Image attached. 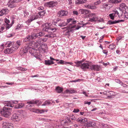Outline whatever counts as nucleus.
Segmentation results:
<instances>
[{
	"label": "nucleus",
	"mask_w": 128,
	"mask_h": 128,
	"mask_svg": "<svg viewBox=\"0 0 128 128\" xmlns=\"http://www.w3.org/2000/svg\"><path fill=\"white\" fill-rule=\"evenodd\" d=\"M101 2L100 0H98L94 3V6H97L101 3Z\"/></svg>",
	"instance_id": "44"
},
{
	"label": "nucleus",
	"mask_w": 128,
	"mask_h": 128,
	"mask_svg": "<svg viewBox=\"0 0 128 128\" xmlns=\"http://www.w3.org/2000/svg\"><path fill=\"white\" fill-rule=\"evenodd\" d=\"M70 118L72 119V120H75L76 119V118H75L74 116V115H72L71 117Z\"/></svg>",
	"instance_id": "61"
},
{
	"label": "nucleus",
	"mask_w": 128,
	"mask_h": 128,
	"mask_svg": "<svg viewBox=\"0 0 128 128\" xmlns=\"http://www.w3.org/2000/svg\"><path fill=\"white\" fill-rule=\"evenodd\" d=\"M27 103L28 104H36L38 105H39L42 103V102L40 100H32L31 101L27 102Z\"/></svg>",
	"instance_id": "12"
},
{
	"label": "nucleus",
	"mask_w": 128,
	"mask_h": 128,
	"mask_svg": "<svg viewBox=\"0 0 128 128\" xmlns=\"http://www.w3.org/2000/svg\"><path fill=\"white\" fill-rule=\"evenodd\" d=\"M45 64L46 65L50 66L51 64H54V62L51 60H45L44 61Z\"/></svg>",
	"instance_id": "26"
},
{
	"label": "nucleus",
	"mask_w": 128,
	"mask_h": 128,
	"mask_svg": "<svg viewBox=\"0 0 128 128\" xmlns=\"http://www.w3.org/2000/svg\"><path fill=\"white\" fill-rule=\"evenodd\" d=\"M38 10H44V8L42 6H40V7H38Z\"/></svg>",
	"instance_id": "54"
},
{
	"label": "nucleus",
	"mask_w": 128,
	"mask_h": 128,
	"mask_svg": "<svg viewBox=\"0 0 128 128\" xmlns=\"http://www.w3.org/2000/svg\"><path fill=\"white\" fill-rule=\"evenodd\" d=\"M116 47V46L114 44H111L108 47V48L111 49L112 50H113Z\"/></svg>",
	"instance_id": "45"
},
{
	"label": "nucleus",
	"mask_w": 128,
	"mask_h": 128,
	"mask_svg": "<svg viewBox=\"0 0 128 128\" xmlns=\"http://www.w3.org/2000/svg\"><path fill=\"white\" fill-rule=\"evenodd\" d=\"M120 84L123 87H127L128 86L126 84H124L123 83H121Z\"/></svg>",
	"instance_id": "63"
},
{
	"label": "nucleus",
	"mask_w": 128,
	"mask_h": 128,
	"mask_svg": "<svg viewBox=\"0 0 128 128\" xmlns=\"http://www.w3.org/2000/svg\"><path fill=\"white\" fill-rule=\"evenodd\" d=\"M122 0H109L108 2L112 4L118 3L120 2Z\"/></svg>",
	"instance_id": "31"
},
{
	"label": "nucleus",
	"mask_w": 128,
	"mask_h": 128,
	"mask_svg": "<svg viewBox=\"0 0 128 128\" xmlns=\"http://www.w3.org/2000/svg\"><path fill=\"white\" fill-rule=\"evenodd\" d=\"M12 24H13L14 22L17 20H18V18L15 16H13L12 17Z\"/></svg>",
	"instance_id": "39"
},
{
	"label": "nucleus",
	"mask_w": 128,
	"mask_h": 128,
	"mask_svg": "<svg viewBox=\"0 0 128 128\" xmlns=\"http://www.w3.org/2000/svg\"><path fill=\"white\" fill-rule=\"evenodd\" d=\"M115 81L116 82L120 84H121V83H122V82L120 80L118 79H116L115 80Z\"/></svg>",
	"instance_id": "57"
},
{
	"label": "nucleus",
	"mask_w": 128,
	"mask_h": 128,
	"mask_svg": "<svg viewBox=\"0 0 128 128\" xmlns=\"http://www.w3.org/2000/svg\"><path fill=\"white\" fill-rule=\"evenodd\" d=\"M95 15V13H91L89 15V17H92L94 16H96Z\"/></svg>",
	"instance_id": "53"
},
{
	"label": "nucleus",
	"mask_w": 128,
	"mask_h": 128,
	"mask_svg": "<svg viewBox=\"0 0 128 128\" xmlns=\"http://www.w3.org/2000/svg\"><path fill=\"white\" fill-rule=\"evenodd\" d=\"M15 44L17 45V46L18 47H19L21 43L20 40H18L16 42V43Z\"/></svg>",
	"instance_id": "51"
},
{
	"label": "nucleus",
	"mask_w": 128,
	"mask_h": 128,
	"mask_svg": "<svg viewBox=\"0 0 128 128\" xmlns=\"http://www.w3.org/2000/svg\"><path fill=\"white\" fill-rule=\"evenodd\" d=\"M29 46H25L23 48L22 51L24 53H26L28 51H29Z\"/></svg>",
	"instance_id": "36"
},
{
	"label": "nucleus",
	"mask_w": 128,
	"mask_h": 128,
	"mask_svg": "<svg viewBox=\"0 0 128 128\" xmlns=\"http://www.w3.org/2000/svg\"><path fill=\"white\" fill-rule=\"evenodd\" d=\"M14 43L12 42L8 41L4 45V46L6 47H10Z\"/></svg>",
	"instance_id": "32"
},
{
	"label": "nucleus",
	"mask_w": 128,
	"mask_h": 128,
	"mask_svg": "<svg viewBox=\"0 0 128 128\" xmlns=\"http://www.w3.org/2000/svg\"><path fill=\"white\" fill-rule=\"evenodd\" d=\"M23 26L22 25L20 24H18L16 26V30H19Z\"/></svg>",
	"instance_id": "41"
},
{
	"label": "nucleus",
	"mask_w": 128,
	"mask_h": 128,
	"mask_svg": "<svg viewBox=\"0 0 128 128\" xmlns=\"http://www.w3.org/2000/svg\"><path fill=\"white\" fill-rule=\"evenodd\" d=\"M120 9L121 8H122L123 9H125V8L126 7L125 4L122 3L120 4Z\"/></svg>",
	"instance_id": "43"
},
{
	"label": "nucleus",
	"mask_w": 128,
	"mask_h": 128,
	"mask_svg": "<svg viewBox=\"0 0 128 128\" xmlns=\"http://www.w3.org/2000/svg\"><path fill=\"white\" fill-rule=\"evenodd\" d=\"M15 2L14 0H10L8 4V6L10 8H14L16 6Z\"/></svg>",
	"instance_id": "15"
},
{
	"label": "nucleus",
	"mask_w": 128,
	"mask_h": 128,
	"mask_svg": "<svg viewBox=\"0 0 128 128\" xmlns=\"http://www.w3.org/2000/svg\"><path fill=\"white\" fill-rule=\"evenodd\" d=\"M109 92L108 91H104V92H102V94H103L104 95H109L108 94L109 93Z\"/></svg>",
	"instance_id": "59"
},
{
	"label": "nucleus",
	"mask_w": 128,
	"mask_h": 128,
	"mask_svg": "<svg viewBox=\"0 0 128 128\" xmlns=\"http://www.w3.org/2000/svg\"><path fill=\"white\" fill-rule=\"evenodd\" d=\"M103 52L104 53L107 54L108 53V51L106 50H103Z\"/></svg>",
	"instance_id": "64"
},
{
	"label": "nucleus",
	"mask_w": 128,
	"mask_h": 128,
	"mask_svg": "<svg viewBox=\"0 0 128 128\" xmlns=\"http://www.w3.org/2000/svg\"><path fill=\"white\" fill-rule=\"evenodd\" d=\"M19 47L17 46L16 44H14L11 47L12 49L14 50V51L18 49Z\"/></svg>",
	"instance_id": "38"
},
{
	"label": "nucleus",
	"mask_w": 128,
	"mask_h": 128,
	"mask_svg": "<svg viewBox=\"0 0 128 128\" xmlns=\"http://www.w3.org/2000/svg\"><path fill=\"white\" fill-rule=\"evenodd\" d=\"M3 112L2 113V116L6 118L10 116L12 112V108L4 107L3 108Z\"/></svg>",
	"instance_id": "4"
},
{
	"label": "nucleus",
	"mask_w": 128,
	"mask_h": 128,
	"mask_svg": "<svg viewBox=\"0 0 128 128\" xmlns=\"http://www.w3.org/2000/svg\"><path fill=\"white\" fill-rule=\"evenodd\" d=\"M36 50L34 48L29 46V52L32 55H34V53L36 52Z\"/></svg>",
	"instance_id": "23"
},
{
	"label": "nucleus",
	"mask_w": 128,
	"mask_h": 128,
	"mask_svg": "<svg viewBox=\"0 0 128 128\" xmlns=\"http://www.w3.org/2000/svg\"><path fill=\"white\" fill-rule=\"evenodd\" d=\"M79 110L78 109H74L73 112L76 113L79 112Z\"/></svg>",
	"instance_id": "58"
},
{
	"label": "nucleus",
	"mask_w": 128,
	"mask_h": 128,
	"mask_svg": "<svg viewBox=\"0 0 128 128\" xmlns=\"http://www.w3.org/2000/svg\"><path fill=\"white\" fill-rule=\"evenodd\" d=\"M68 13V12L66 11L61 10L58 12L57 16L58 17H63L64 16H66Z\"/></svg>",
	"instance_id": "11"
},
{
	"label": "nucleus",
	"mask_w": 128,
	"mask_h": 128,
	"mask_svg": "<svg viewBox=\"0 0 128 128\" xmlns=\"http://www.w3.org/2000/svg\"><path fill=\"white\" fill-rule=\"evenodd\" d=\"M9 12L8 10L6 8H4L1 10L0 11V16H3L7 14Z\"/></svg>",
	"instance_id": "17"
},
{
	"label": "nucleus",
	"mask_w": 128,
	"mask_h": 128,
	"mask_svg": "<svg viewBox=\"0 0 128 128\" xmlns=\"http://www.w3.org/2000/svg\"><path fill=\"white\" fill-rule=\"evenodd\" d=\"M79 11L81 14H88L89 12V11L85 9H80Z\"/></svg>",
	"instance_id": "25"
},
{
	"label": "nucleus",
	"mask_w": 128,
	"mask_h": 128,
	"mask_svg": "<svg viewBox=\"0 0 128 128\" xmlns=\"http://www.w3.org/2000/svg\"><path fill=\"white\" fill-rule=\"evenodd\" d=\"M41 44V40L32 42L29 44L30 46L35 48H36Z\"/></svg>",
	"instance_id": "7"
},
{
	"label": "nucleus",
	"mask_w": 128,
	"mask_h": 128,
	"mask_svg": "<svg viewBox=\"0 0 128 128\" xmlns=\"http://www.w3.org/2000/svg\"><path fill=\"white\" fill-rule=\"evenodd\" d=\"M24 16L26 17L28 16V15H29V13L28 12L26 11H24Z\"/></svg>",
	"instance_id": "49"
},
{
	"label": "nucleus",
	"mask_w": 128,
	"mask_h": 128,
	"mask_svg": "<svg viewBox=\"0 0 128 128\" xmlns=\"http://www.w3.org/2000/svg\"><path fill=\"white\" fill-rule=\"evenodd\" d=\"M56 90L58 93H60L63 91V89L59 86H58L56 87Z\"/></svg>",
	"instance_id": "29"
},
{
	"label": "nucleus",
	"mask_w": 128,
	"mask_h": 128,
	"mask_svg": "<svg viewBox=\"0 0 128 128\" xmlns=\"http://www.w3.org/2000/svg\"><path fill=\"white\" fill-rule=\"evenodd\" d=\"M58 4V2L56 1H51L46 3L44 5L47 7H53Z\"/></svg>",
	"instance_id": "8"
},
{
	"label": "nucleus",
	"mask_w": 128,
	"mask_h": 128,
	"mask_svg": "<svg viewBox=\"0 0 128 128\" xmlns=\"http://www.w3.org/2000/svg\"><path fill=\"white\" fill-rule=\"evenodd\" d=\"M98 20V18L96 16H93L92 18H90L89 21L91 22H96Z\"/></svg>",
	"instance_id": "28"
},
{
	"label": "nucleus",
	"mask_w": 128,
	"mask_h": 128,
	"mask_svg": "<svg viewBox=\"0 0 128 128\" xmlns=\"http://www.w3.org/2000/svg\"><path fill=\"white\" fill-rule=\"evenodd\" d=\"M67 93L70 94L76 93H77L76 91L75 90L72 89H70L69 90H66Z\"/></svg>",
	"instance_id": "27"
},
{
	"label": "nucleus",
	"mask_w": 128,
	"mask_h": 128,
	"mask_svg": "<svg viewBox=\"0 0 128 128\" xmlns=\"http://www.w3.org/2000/svg\"><path fill=\"white\" fill-rule=\"evenodd\" d=\"M28 41H30L28 36H27L24 40V42H26Z\"/></svg>",
	"instance_id": "50"
},
{
	"label": "nucleus",
	"mask_w": 128,
	"mask_h": 128,
	"mask_svg": "<svg viewBox=\"0 0 128 128\" xmlns=\"http://www.w3.org/2000/svg\"><path fill=\"white\" fill-rule=\"evenodd\" d=\"M14 34L13 33H12L7 34L6 35V37L8 38H10L14 36Z\"/></svg>",
	"instance_id": "42"
},
{
	"label": "nucleus",
	"mask_w": 128,
	"mask_h": 128,
	"mask_svg": "<svg viewBox=\"0 0 128 128\" xmlns=\"http://www.w3.org/2000/svg\"><path fill=\"white\" fill-rule=\"evenodd\" d=\"M57 29V28L53 27L52 26H51L50 24L48 23L45 24V27L43 28L44 30L51 33L56 32Z\"/></svg>",
	"instance_id": "3"
},
{
	"label": "nucleus",
	"mask_w": 128,
	"mask_h": 128,
	"mask_svg": "<svg viewBox=\"0 0 128 128\" xmlns=\"http://www.w3.org/2000/svg\"><path fill=\"white\" fill-rule=\"evenodd\" d=\"M86 124V126L91 127H94L96 125V124L95 122L94 121L88 122Z\"/></svg>",
	"instance_id": "16"
},
{
	"label": "nucleus",
	"mask_w": 128,
	"mask_h": 128,
	"mask_svg": "<svg viewBox=\"0 0 128 128\" xmlns=\"http://www.w3.org/2000/svg\"><path fill=\"white\" fill-rule=\"evenodd\" d=\"M18 102L17 100L5 101L4 102V104L5 106L12 107L14 106V104H16Z\"/></svg>",
	"instance_id": "5"
},
{
	"label": "nucleus",
	"mask_w": 128,
	"mask_h": 128,
	"mask_svg": "<svg viewBox=\"0 0 128 128\" xmlns=\"http://www.w3.org/2000/svg\"><path fill=\"white\" fill-rule=\"evenodd\" d=\"M30 111L36 113H38V110L37 109L35 108H32L31 109Z\"/></svg>",
	"instance_id": "46"
},
{
	"label": "nucleus",
	"mask_w": 128,
	"mask_h": 128,
	"mask_svg": "<svg viewBox=\"0 0 128 128\" xmlns=\"http://www.w3.org/2000/svg\"><path fill=\"white\" fill-rule=\"evenodd\" d=\"M34 36L35 38H40L43 36L44 34V33L43 32H40L34 34Z\"/></svg>",
	"instance_id": "18"
},
{
	"label": "nucleus",
	"mask_w": 128,
	"mask_h": 128,
	"mask_svg": "<svg viewBox=\"0 0 128 128\" xmlns=\"http://www.w3.org/2000/svg\"><path fill=\"white\" fill-rule=\"evenodd\" d=\"M89 67H90V68L92 70L97 71H99L101 69L100 66L97 65L89 66Z\"/></svg>",
	"instance_id": "13"
},
{
	"label": "nucleus",
	"mask_w": 128,
	"mask_h": 128,
	"mask_svg": "<svg viewBox=\"0 0 128 128\" xmlns=\"http://www.w3.org/2000/svg\"><path fill=\"white\" fill-rule=\"evenodd\" d=\"M46 37H48L49 38H52V34H47L45 36Z\"/></svg>",
	"instance_id": "55"
},
{
	"label": "nucleus",
	"mask_w": 128,
	"mask_h": 128,
	"mask_svg": "<svg viewBox=\"0 0 128 128\" xmlns=\"http://www.w3.org/2000/svg\"><path fill=\"white\" fill-rule=\"evenodd\" d=\"M97 8V7L94 6L92 5L91 9H96Z\"/></svg>",
	"instance_id": "62"
},
{
	"label": "nucleus",
	"mask_w": 128,
	"mask_h": 128,
	"mask_svg": "<svg viewBox=\"0 0 128 128\" xmlns=\"http://www.w3.org/2000/svg\"><path fill=\"white\" fill-rule=\"evenodd\" d=\"M108 4L104 3L100 6V8L102 9H108L110 7L108 6Z\"/></svg>",
	"instance_id": "30"
},
{
	"label": "nucleus",
	"mask_w": 128,
	"mask_h": 128,
	"mask_svg": "<svg viewBox=\"0 0 128 128\" xmlns=\"http://www.w3.org/2000/svg\"><path fill=\"white\" fill-rule=\"evenodd\" d=\"M78 2V3L79 4H82L86 2V0H77Z\"/></svg>",
	"instance_id": "47"
},
{
	"label": "nucleus",
	"mask_w": 128,
	"mask_h": 128,
	"mask_svg": "<svg viewBox=\"0 0 128 128\" xmlns=\"http://www.w3.org/2000/svg\"><path fill=\"white\" fill-rule=\"evenodd\" d=\"M49 100H46L44 102L43 104H42V106H46L48 105L52 104V102Z\"/></svg>",
	"instance_id": "34"
},
{
	"label": "nucleus",
	"mask_w": 128,
	"mask_h": 128,
	"mask_svg": "<svg viewBox=\"0 0 128 128\" xmlns=\"http://www.w3.org/2000/svg\"><path fill=\"white\" fill-rule=\"evenodd\" d=\"M74 18H70L69 19H67V24L70 22H72V24H70V25H71L73 24H75L76 23V21L75 20H74Z\"/></svg>",
	"instance_id": "24"
},
{
	"label": "nucleus",
	"mask_w": 128,
	"mask_h": 128,
	"mask_svg": "<svg viewBox=\"0 0 128 128\" xmlns=\"http://www.w3.org/2000/svg\"><path fill=\"white\" fill-rule=\"evenodd\" d=\"M82 118H77L76 120L77 121H78V122H80L82 123Z\"/></svg>",
	"instance_id": "52"
},
{
	"label": "nucleus",
	"mask_w": 128,
	"mask_h": 128,
	"mask_svg": "<svg viewBox=\"0 0 128 128\" xmlns=\"http://www.w3.org/2000/svg\"><path fill=\"white\" fill-rule=\"evenodd\" d=\"M2 128H14V127L12 123L4 122L3 124Z\"/></svg>",
	"instance_id": "9"
},
{
	"label": "nucleus",
	"mask_w": 128,
	"mask_h": 128,
	"mask_svg": "<svg viewBox=\"0 0 128 128\" xmlns=\"http://www.w3.org/2000/svg\"><path fill=\"white\" fill-rule=\"evenodd\" d=\"M24 105L22 103H20L16 106L14 108H22Z\"/></svg>",
	"instance_id": "35"
},
{
	"label": "nucleus",
	"mask_w": 128,
	"mask_h": 128,
	"mask_svg": "<svg viewBox=\"0 0 128 128\" xmlns=\"http://www.w3.org/2000/svg\"><path fill=\"white\" fill-rule=\"evenodd\" d=\"M59 61L57 62V63L58 64H70L71 65L73 66V64L72 62H64L62 60H59Z\"/></svg>",
	"instance_id": "22"
},
{
	"label": "nucleus",
	"mask_w": 128,
	"mask_h": 128,
	"mask_svg": "<svg viewBox=\"0 0 128 128\" xmlns=\"http://www.w3.org/2000/svg\"><path fill=\"white\" fill-rule=\"evenodd\" d=\"M68 26L66 27H64L63 28V29L67 28V29L64 31V35H68L70 36L71 33H73L74 32V30L68 28Z\"/></svg>",
	"instance_id": "10"
},
{
	"label": "nucleus",
	"mask_w": 128,
	"mask_h": 128,
	"mask_svg": "<svg viewBox=\"0 0 128 128\" xmlns=\"http://www.w3.org/2000/svg\"><path fill=\"white\" fill-rule=\"evenodd\" d=\"M34 34H32L31 35H28V37L29 38L30 40V41L31 40H32L33 39H35V38L34 36Z\"/></svg>",
	"instance_id": "40"
},
{
	"label": "nucleus",
	"mask_w": 128,
	"mask_h": 128,
	"mask_svg": "<svg viewBox=\"0 0 128 128\" xmlns=\"http://www.w3.org/2000/svg\"><path fill=\"white\" fill-rule=\"evenodd\" d=\"M18 70H20L22 71H26L27 69L26 68H24L21 67H18L17 68Z\"/></svg>",
	"instance_id": "48"
},
{
	"label": "nucleus",
	"mask_w": 128,
	"mask_h": 128,
	"mask_svg": "<svg viewBox=\"0 0 128 128\" xmlns=\"http://www.w3.org/2000/svg\"><path fill=\"white\" fill-rule=\"evenodd\" d=\"M74 14L76 15H78V12L77 11H73V12Z\"/></svg>",
	"instance_id": "60"
},
{
	"label": "nucleus",
	"mask_w": 128,
	"mask_h": 128,
	"mask_svg": "<svg viewBox=\"0 0 128 128\" xmlns=\"http://www.w3.org/2000/svg\"><path fill=\"white\" fill-rule=\"evenodd\" d=\"M40 47L43 50H46L47 48V45L45 44H43L40 45Z\"/></svg>",
	"instance_id": "33"
},
{
	"label": "nucleus",
	"mask_w": 128,
	"mask_h": 128,
	"mask_svg": "<svg viewBox=\"0 0 128 128\" xmlns=\"http://www.w3.org/2000/svg\"><path fill=\"white\" fill-rule=\"evenodd\" d=\"M20 116L16 114H14L12 116V118L14 119H18L19 118Z\"/></svg>",
	"instance_id": "37"
},
{
	"label": "nucleus",
	"mask_w": 128,
	"mask_h": 128,
	"mask_svg": "<svg viewBox=\"0 0 128 128\" xmlns=\"http://www.w3.org/2000/svg\"><path fill=\"white\" fill-rule=\"evenodd\" d=\"M85 60V59H83L82 60L77 61L75 62L74 63L77 65L78 67L80 66L81 68L82 69L89 68V65L88 62L83 63V62Z\"/></svg>",
	"instance_id": "2"
},
{
	"label": "nucleus",
	"mask_w": 128,
	"mask_h": 128,
	"mask_svg": "<svg viewBox=\"0 0 128 128\" xmlns=\"http://www.w3.org/2000/svg\"><path fill=\"white\" fill-rule=\"evenodd\" d=\"M46 13V10H44L42 11L39 12L37 15L34 16L30 15L29 17V19L26 22L28 23H30L32 21L38 19V18H41Z\"/></svg>",
	"instance_id": "1"
},
{
	"label": "nucleus",
	"mask_w": 128,
	"mask_h": 128,
	"mask_svg": "<svg viewBox=\"0 0 128 128\" xmlns=\"http://www.w3.org/2000/svg\"><path fill=\"white\" fill-rule=\"evenodd\" d=\"M116 14H117V15H118V16H119V13L118 11H117L115 12L114 13L110 14L109 15V16L110 18L111 19L113 20L114 19V17L115 16H116Z\"/></svg>",
	"instance_id": "19"
},
{
	"label": "nucleus",
	"mask_w": 128,
	"mask_h": 128,
	"mask_svg": "<svg viewBox=\"0 0 128 128\" xmlns=\"http://www.w3.org/2000/svg\"><path fill=\"white\" fill-rule=\"evenodd\" d=\"M14 52V50L12 49V48H7L5 50L4 52L6 54H10Z\"/></svg>",
	"instance_id": "20"
},
{
	"label": "nucleus",
	"mask_w": 128,
	"mask_h": 128,
	"mask_svg": "<svg viewBox=\"0 0 128 128\" xmlns=\"http://www.w3.org/2000/svg\"><path fill=\"white\" fill-rule=\"evenodd\" d=\"M82 122H86L87 120V118H82Z\"/></svg>",
	"instance_id": "56"
},
{
	"label": "nucleus",
	"mask_w": 128,
	"mask_h": 128,
	"mask_svg": "<svg viewBox=\"0 0 128 128\" xmlns=\"http://www.w3.org/2000/svg\"><path fill=\"white\" fill-rule=\"evenodd\" d=\"M60 22V23L58 24V25L60 26H64L66 25L67 24V22H61V20L60 19L57 20L55 22H54L56 24H58V22Z\"/></svg>",
	"instance_id": "14"
},
{
	"label": "nucleus",
	"mask_w": 128,
	"mask_h": 128,
	"mask_svg": "<svg viewBox=\"0 0 128 128\" xmlns=\"http://www.w3.org/2000/svg\"><path fill=\"white\" fill-rule=\"evenodd\" d=\"M5 23L4 24V26L6 28V29H8L12 26L13 24L12 22H10V20L7 18H5L4 19Z\"/></svg>",
	"instance_id": "6"
},
{
	"label": "nucleus",
	"mask_w": 128,
	"mask_h": 128,
	"mask_svg": "<svg viewBox=\"0 0 128 128\" xmlns=\"http://www.w3.org/2000/svg\"><path fill=\"white\" fill-rule=\"evenodd\" d=\"M124 20H115L114 21H112V20H110L108 22L107 24H114L118 23L120 22H123Z\"/></svg>",
	"instance_id": "21"
}]
</instances>
